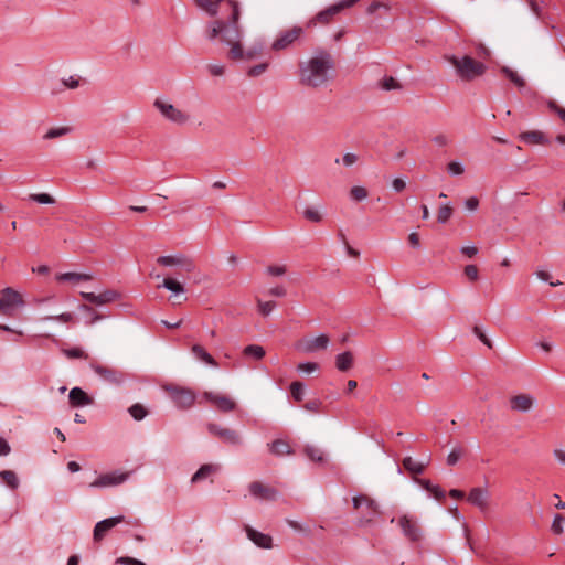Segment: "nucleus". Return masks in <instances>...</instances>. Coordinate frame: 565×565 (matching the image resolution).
I'll return each mask as SVG.
<instances>
[{"label":"nucleus","mask_w":565,"mask_h":565,"mask_svg":"<svg viewBox=\"0 0 565 565\" xmlns=\"http://www.w3.org/2000/svg\"><path fill=\"white\" fill-rule=\"evenodd\" d=\"M227 6L231 10L230 17L226 20L216 19L210 22L206 30V38L210 41H215L220 38L221 42L231 45L228 53L232 60L245 58V53L241 44L243 35L242 28L238 24L241 18V10L238 2L234 0L227 1Z\"/></svg>","instance_id":"1"},{"label":"nucleus","mask_w":565,"mask_h":565,"mask_svg":"<svg viewBox=\"0 0 565 565\" xmlns=\"http://www.w3.org/2000/svg\"><path fill=\"white\" fill-rule=\"evenodd\" d=\"M334 65V58L329 51L316 49L308 61L299 63L300 83L311 88L324 86L330 81L329 73Z\"/></svg>","instance_id":"2"},{"label":"nucleus","mask_w":565,"mask_h":565,"mask_svg":"<svg viewBox=\"0 0 565 565\" xmlns=\"http://www.w3.org/2000/svg\"><path fill=\"white\" fill-rule=\"evenodd\" d=\"M446 60L455 67L457 76L466 82H471L482 76L487 71L484 63L476 61L469 55L461 57L449 55L446 56Z\"/></svg>","instance_id":"3"},{"label":"nucleus","mask_w":565,"mask_h":565,"mask_svg":"<svg viewBox=\"0 0 565 565\" xmlns=\"http://www.w3.org/2000/svg\"><path fill=\"white\" fill-rule=\"evenodd\" d=\"M352 505L355 510L361 511V516L358 519V526L364 527L374 522L381 514L379 504L366 494H358L352 498Z\"/></svg>","instance_id":"4"},{"label":"nucleus","mask_w":565,"mask_h":565,"mask_svg":"<svg viewBox=\"0 0 565 565\" xmlns=\"http://www.w3.org/2000/svg\"><path fill=\"white\" fill-rule=\"evenodd\" d=\"M355 2H356V0H341V1L337 2V3L326 8L324 10H321L315 17H312L307 22V26L313 28L317 24H323V25L329 24L337 14H339L340 12H342L343 10H345L348 8L353 7Z\"/></svg>","instance_id":"5"},{"label":"nucleus","mask_w":565,"mask_h":565,"mask_svg":"<svg viewBox=\"0 0 565 565\" xmlns=\"http://www.w3.org/2000/svg\"><path fill=\"white\" fill-rule=\"evenodd\" d=\"M126 522V519L124 515H117L113 518L104 519L99 522H97L93 530V540L95 543H99L106 534L116 525ZM128 524L132 526H139L140 521L138 519H135L134 521H127Z\"/></svg>","instance_id":"6"},{"label":"nucleus","mask_w":565,"mask_h":565,"mask_svg":"<svg viewBox=\"0 0 565 565\" xmlns=\"http://www.w3.org/2000/svg\"><path fill=\"white\" fill-rule=\"evenodd\" d=\"M166 391L178 408H190L195 401V394L190 388L170 385L166 387Z\"/></svg>","instance_id":"7"},{"label":"nucleus","mask_w":565,"mask_h":565,"mask_svg":"<svg viewBox=\"0 0 565 565\" xmlns=\"http://www.w3.org/2000/svg\"><path fill=\"white\" fill-rule=\"evenodd\" d=\"M305 34V29L301 26H292L289 30L280 31L276 40L271 44L273 51H282L291 46L297 40Z\"/></svg>","instance_id":"8"},{"label":"nucleus","mask_w":565,"mask_h":565,"mask_svg":"<svg viewBox=\"0 0 565 565\" xmlns=\"http://www.w3.org/2000/svg\"><path fill=\"white\" fill-rule=\"evenodd\" d=\"M398 525L408 541L417 543L423 540L424 531L415 518L404 514L398 519Z\"/></svg>","instance_id":"9"},{"label":"nucleus","mask_w":565,"mask_h":565,"mask_svg":"<svg viewBox=\"0 0 565 565\" xmlns=\"http://www.w3.org/2000/svg\"><path fill=\"white\" fill-rule=\"evenodd\" d=\"M153 106L161 113V115L169 121L177 125H184L188 122L190 116L182 110L174 107L172 104L166 103L157 98Z\"/></svg>","instance_id":"10"},{"label":"nucleus","mask_w":565,"mask_h":565,"mask_svg":"<svg viewBox=\"0 0 565 565\" xmlns=\"http://www.w3.org/2000/svg\"><path fill=\"white\" fill-rule=\"evenodd\" d=\"M89 366L103 381L111 385L118 386L126 381V373L120 370L100 365L95 362H92Z\"/></svg>","instance_id":"11"},{"label":"nucleus","mask_w":565,"mask_h":565,"mask_svg":"<svg viewBox=\"0 0 565 565\" xmlns=\"http://www.w3.org/2000/svg\"><path fill=\"white\" fill-rule=\"evenodd\" d=\"M130 477V472H122L119 470H115L107 473H102L98 476L90 484L92 488H106V487H115L124 483Z\"/></svg>","instance_id":"12"},{"label":"nucleus","mask_w":565,"mask_h":565,"mask_svg":"<svg viewBox=\"0 0 565 565\" xmlns=\"http://www.w3.org/2000/svg\"><path fill=\"white\" fill-rule=\"evenodd\" d=\"M24 306V300L20 292L15 291L11 287L2 289L0 297V312L8 313L15 307Z\"/></svg>","instance_id":"13"},{"label":"nucleus","mask_w":565,"mask_h":565,"mask_svg":"<svg viewBox=\"0 0 565 565\" xmlns=\"http://www.w3.org/2000/svg\"><path fill=\"white\" fill-rule=\"evenodd\" d=\"M207 430L210 434L218 437L222 441L228 445L238 446L242 443L239 434L234 429L224 428L217 424L210 423L207 424Z\"/></svg>","instance_id":"14"},{"label":"nucleus","mask_w":565,"mask_h":565,"mask_svg":"<svg viewBox=\"0 0 565 565\" xmlns=\"http://www.w3.org/2000/svg\"><path fill=\"white\" fill-rule=\"evenodd\" d=\"M157 263L161 266H181L186 273L195 269L193 260L182 254L160 256Z\"/></svg>","instance_id":"15"},{"label":"nucleus","mask_w":565,"mask_h":565,"mask_svg":"<svg viewBox=\"0 0 565 565\" xmlns=\"http://www.w3.org/2000/svg\"><path fill=\"white\" fill-rule=\"evenodd\" d=\"M81 296L83 299H85L87 302L93 303L95 306H103L106 303H110L116 301L120 298V294L116 290H105L98 295L94 292H81Z\"/></svg>","instance_id":"16"},{"label":"nucleus","mask_w":565,"mask_h":565,"mask_svg":"<svg viewBox=\"0 0 565 565\" xmlns=\"http://www.w3.org/2000/svg\"><path fill=\"white\" fill-rule=\"evenodd\" d=\"M248 489L252 495L268 501H276L279 495V492L276 489L266 487L259 481L250 482Z\"/></svg>","instance_id":"17"},{"label":"nucleus","mask_w":565,"mask_h":565,"mask_svg":"<svg viewBox=\"0 0 565 565\" xmlns=\"http://www.w3.org/2000/svg\"><path fill=\"white\" fill-rule=\"evenodd\" d=\"M500 72L507 78H509L515 86H518L522 94H524L527 97L536 96V92L533 88L527 87L525 81L515 71L508 66H502Z\"/></svg>","instance_id":"18"},{"label":"nucleus","mask_w":565,"mask_h":565,"mask_svg":"<svg viewBox=\"0 0 565 565\" xmlns=\"http://www.w3.org/2000/svg\"><path fill=\"white\" fill-rule=\"evenodd\" d=\"M244 531L247 535V537L258 547L260 548H271L273 546V539L270 535L258 532L257 530L253 529L249 525L244 526Z\"/></svg>","instance_id":"19"},{"label":"nucleus","mask_w":565,"mask_h":565,"mask_svg":"<svg viewBox=\"0 0 565 565\" xmlns=\"http://www.w3.org/2000/svg\"><path fill=\"white\" fill-rule=\"evenodd\" d=\"M204 396L209 402L216 405V407L221 412L228 413V412L234 411L236 407L235 402L225 395H218V394H214L212 392H206L204 394Z\"/></svg>","instance_id":"20"},{"label":"nucleus","mask_w":565,"mask_h":565,"mask_svg":"<svg viewBox=\"0 0 565 565\" xmlns=\"http://www.w3.org/2000/svg\"><path fill=\"white\" fill-rule=\"evenodd\" d=\"M513 411L527 413L534 405V398L529 394H519L510 398Z\"/></svg>","instance_id":"21"},{"label":"nucleus","mask_w":565,"mask_h":565,"mask_svg":"<svg viewBox=\"0 0 565 565\" xmlns=\"http://www.w3.org/2000/svg\"><path fill=\"white\" fill-rule=\"evenodd\" d=\"M68 401L73 407H83L93 404V398L78 386L70 391Z\"/></svg>","instance_id":"22"},{"label":"nucleus","mask_w":565,"mask_h":565,"mask_svg":"<svg viewBox=\"0 0 565 565\" xmlns=\"http://www.w3.org/2000/svg\"><path fill=\"white\" fill-rule=\"evenodd\" d=\"M518 139L526 145H548L550 139L540 130H530L519 134Z\"/></svg>","instance_id":"23"},{"label":"nucleus","mask_w":565,"mask_h":565,"mask_svg":"<svg viewBox=\"0 0 565 565\" xmlns=\"http://www.w3.org/2000/svg\"><path fill=\"white\" fill-rule=\"evenodd\" d=\"M488 499H489L488 491L486 489H482L479 487L472 488L468 495V501L471 504L478 507L482 511H484L487 509Z\"/></svg>","instance_id":"24"},{"label":"nucleus","mask_w":565,"mask_h":565,"mask_svg":"<svg viewBox=\"0 0 565 565\" xmlns=\"http://www.w3.org/2000/svg\"><path fill=\"white\" fill-rule=\"evenodd\" d=\"M329 344V338L326 334H320L316 338L308 339L302 344V350L306 353H313L318 350L327 349Z\"/></svg>","instance_id":"25"},{"label":"nucleus","mask_w":565,"mask_h":565,"mask_svg":"<svg viewBox=\"0 0 565 565\" xmlns=\"http://www.w3.org/2000/svg\"><path fill=\"white\" fill-rule=\"evenodd\" d=\"M417 483L425 489L431 497L438 501H443L446 498V492L437 484H433L428 479H417Z\"/></svg>","instance_id":"26"},{"label":"nucleus","mask_w":565,"mask_h":565,"mask_svg":"<svg viewBox=\"0 0 565 565\" xmlns=\"http://www.w3.org/2000/svg\"><path fill=\"white\" fill-rule=\"evenodd\" d=\"M191 352L198 360L203 361L205 364L213 367L218 366L215 359L201 344H193Z\"/></svg>","instance_id":"27"},{"label":"nucleus","mask_w":565,"mask_h":565,"mask_svg":"<svg viewBox=\"0 0 565 565\" xmlns=\"http://www.w3.org/2000/svg\"><path fill=\"white\" fill-rule=\"evenodd\" d=\"M57 281H68V282H79V281H89L93 279L90 274H82V273H62L55 276Z\"/></svg>","instance_id":"28"},{"label":"nucleus","mask_w":565,"mask_h":565,"mask_svg":"<svg viewBox=\"0 0 565 565\" xmlns=\"http://www.w3.org/2000/svg\"><path fill=\"white\" fill-rule=\"evenodd\" d=\"M196 6L204 10L210 17H215L218 13L220 4L228 0H194Z\"/></svg>","instance_id":"29"},{"label":"nucleus","mask_w":565,"mask_h":565,"mask_svg":"<svg viewBox=\"0 0 565 565\" xmlns=\"http://www.w3.org/2000/svg\"><path fill=\"white\" fill-rule=\"evenodd\" d=\"M217 471H218V466H216V465H212V463L202 465L196 470V472L192 476L191 482L192 483L200 482Z\"/></svg>","instance_id":"30"},{"label":"nucleus","mask_w":565,"mask_h":565,"mask_svg":"<svg viewBox=\"0 0 565 565\" xmlns=\"http://www.w3.org/2000/svg\"><path fill=\"white\" fill-rule=\"evenodd\" d=\"M353 365V354L344 351L335 356V366L341 372L349 371Z\"/></svg>","instance_id":"31"},{"label":"nucleus","mask_w":565,"mask_h":565,"mask_svg":"<svg viewBox=\"0 0 565 565\" xmlns=\"http://www.w3.org/2000/svg\"><path fill=\"white\" fill-rule=\"evenodd\" d=\"M270 452L275 456L291 455L294 454L289 444L284 439H276L270 445Z\"/></svg>","instance_id":"32"},{"label":"nucleus","mask_w":565,"mask_h":565,"mask_svg":"<svg viewBox=\"0 0 565 565\" xmlns=\"http://www.w3.org/2000/svg\"><path fill=\"white\" fill-rule=\"evenodd\" d=\"M403 467L409 473L418 476L425 470V463L415 461L412 457H405L403 459Z\"/></svg>","instance_id":"33"},{"label":"nucleus","mask_w":565,"mask_h":565,"mask_svg":"<svg viewBox=\"0 0 565 565\" xmlns=\"http://www.w3.org/2000/svg\"><path fill=\"white\" fill-rule=\"evenodd\" d=\"M303 452L306 456L313 462L323 463L324 462V455L321 451L320 448L312 446V445H306L303 448Z\"/></svg>","instance_id":"34"},{"label":"nucleus","mask_w":565,"mask_h":565,"mask_svg":"<svg viewBox=\"0 0 565 565\" xmlns=\"http://www.w3.org/2000/svg\"><path fill=\"white\" fill-rule=\"evenodd\" d=\"M0 478L3 480V482L12 490H15L19 488L20 481L17 476V473L12 470H1L0 471Z\"/></svg>","instance_id":"35"},{"label":"nucleus","mask_w":565,"mask_h":565,"mask_svg":"<svg viewBox=\"0 0 565 565\" xmlns=\"http://www.w3.org/2000/svg\"><path fill=\"white\" fill-rule=\"evenodd\" d=\"M78 309L87 316L86 324L92 326L104 318L103 315L96 312L90 306L86 303L79 305Z\"/></svg>","instance_id":"36"},{"label":"nucleus","mask_w":565,"mask_h":565,"mask_svg":"<svg viewBox=\"0 0 565 565\" xmlns=\"http://www.w3.org/2000/svg\"><path fill=\"white\" fill-rule=\"evenodd\" d=\"M161 287L168 289L169 291H171L174 295L184 292L183 285L180 281H178L177 279L170 278V277L163 279Z\"/></svg>","instance_id":"37"},{"label":"nucleus","mask_w":565,"mask_h":565,"mask_svg":"<svg viewBox=\"0 0 565 565\" xmlns=\"http://www.w3.org/2000/svg\"><path fill=\"white\" fill-rule=\"evenodd\" d=\"M243 353L245 356H250L255 360H262L265 356L266 352L262 345L249 344L245 347Z\"/></svg>","instance_id":"38"},{"label":"nucleus","mask_w":565,"mask_h":565,"mask_svg":"<svg viewBox=\"0 0 565 565\" xmlns=\"http://www.w3.org/2000/svg\"><path fill=\"white\" fill-rule=\"evenodd\" d=\"M128 413L135 420H142L148 415L147 408L139 403L131 405L128 408Z\"/></svg>","instance_id":"39"},{"label":"nucleus","mask_w":565,"mask_h":565,"mask_svg":"<svg viewBox=\"0 0 565 565\" xmlns=\"http://www.w3.org/2000/svg\"><path fill=\"white\" fill-rule=\"evenodd\" d=\"M290 393L296 402H301L305 397V384L299 381H295L290 384Z\"/></svg>","instance_id":"40"},{"label":"nucleus","mask_w":565,"mask_h":565,"mask_svg":"<svg viewBox=\"0 0 565 565\" xmlns=\"http://www.w3.org/2000/svg\"><path fill=\"white\" fill-rule=\"evenodd\" d=\"M28 200L34 201L39 204H54L56 202L49 193H32L29 194Z\"/></svg>","instance_id":"41"},{"label":"nucleus","mask_w":565,"mask_h":565,"mask_svg":"<svg viewBox=\"0 0 565 565\" xmlns=\"http://www.w3.org/2000/svg\"><path fill=\"white\" fill-rule=\"evenodd\" d=\"M565 516L561 513L554 515L551 530L555 535H559L564 532Z\"/></svg>","instance_id":"42"},{"label":"nucleus","mask_w":565,"mask_h":565,"mask_svg":"<svg viewBox=\"0 0 565 565\" xmlns=\"http://www.w3.org/2000/svg\"><path fill=\"white\" fill-rule=\"evenodd\" d=\"M380 86L384 90H394V89H401L402 85L398 81H396L393 76H385L381 83Z\"/></svg>","instance_id":"43"},{"label":"nucleus","mask_w":565,"mask_h":565,"mask_svg":"<svg viewBox=\"0 0 565 565\" xmlns=\"http://www.w3.org/2000/svg\"><path fill=\"white\" fill-rule=\"evenodd\" d=\"M71 131L70 127L51 128L44 136V139H55L67 135Z\"/></svg>","instance_id":"44"},{"label":"nucleus","mask_w":565,"mask_h":565,"mask_svg":"<svg viewBox=\"0 0 565 565\" xmlns=\"http://www.w3.org/2000/svg\"><path fill=\"white\" fill-rule=\"evenodd\" d=\"M452 212L454 210L449 204L440 206L437 214V221L441 224L447 223L452 215Z\"/></svg>","instance_id":"45"},{"label":"nucleus","mask_w":565,"mask_h":565,"mask_svg":"<svg viewBox=\"0 0 565 565\" xmlns=\"http://www.w3.org/2000/svg\"><path fill=\"white\" fill-rule=\"evenodd\" d=\"M63 352L68 359H88V354L78 347L66 349Z\"/></svg>","instance_id":"46"},{"label":"nucleus","mask_w":565,"mask_h":565,"mask_svg":"<svg viewBox=\"0 0 565 565\" xmlns=\"http://www.w3.org/2000/svg\"><path fill=\"white\" fill-rule=\"evenodd\" d=\"M447 172L450 175H461L465 172V167L459 161H450L447 164Z\"/></svg>","instance_id":"47"},{"label":"nucleus","mask_w":565,"mask_h":565,"mask_svg":"<svg viewBox=\"0 0 565 565\" xmlns=\"http://www.w3.org/2000/svg\"><path fill=\"white\" fill-rule=\"evenodd\" d=\"M302 214L310 222L320 223L322 221V215L313 207H307Z\"/></svg>","instance_id":"48"},{"label":"nucleus","mask_w":565,"mask_h":565,"mask_svg":"<svg viewBox=\"0 0 565 565\" xmlns=\"http://www.w3.org/2000/svg\"><path fill=\"white\" fill-rule=\"evenodd\" d=\"M275 307H276V302L275 301H262V300H258V311L264 317L269 316Z\"/></svg>","instance_id":"49"},{"label":"nucleus","mask_w":565,"mask_h":565,"mask_svg":"<svg viewBox=\"0 0 565 565\" xmlns=\"http://www.w3.org/2000/svg\"><path fill=\"white\" fill-rule=\"evenodd\" d=\"M268 65H269V64H268V63H266V62H265V63H259V64H257V65H254V66H252V67L248 70L247 75H248L249 77H257V76H259V75H262L263 73H265V72H266V70L268 68Z\"/></svg>","instance_id":"50"},{"label":"nucleus","mask_w":565,"mask_h":565,"mask_svg":"<svg viewBox=\"0 0 565 565\" xmlns=\"http://www.w3.org/2000/svg\"><path fill=\"white\" fill-rule=\"evenodd\" d=\"M319 370V364L316 362H303L297 365V371L310 374Z\"/></svg>","instance_id":"51"},{"label":"nucleus","mask_w":565,"mask_h":565,"mask_svg":"<svg viewBox=\"0 0 565 565\" xmlns=\"http://www.w3.org/2000/svg\"><path fill=\"white\" fill-rule=\"evenodd\" d=\"M350 195L355 201H362L367 196V191L363 186H353L350 190Z\"/></svg>","instance_id":"52"},{"label":"nucleus","mask_w":565,"mask_h":565,"mask_svg":"<svg viewBox=\"0 0 565 565\" xmlns=\"http://www.w3.org/2000/svg\"><path fill=\"white\" fill-rule=\"evenodd\" d=\"M322 402L320 399H310L303 404V408L311 413L321 412Z\"/></svg>","instance_id":"53"},{"label":"nucleus","mask_w":565,"mask_h":565,"mask_svg":"<svg viewBox=\"0 0 565 565\" xmlns=\"http://www.w3.org/2000/svg\"><path fill=\"white\" fill-rule=\"evenodd\" d=\"M547 107L551 111L555 113L562 119V121L565 124V108L557 105L556 102H554V100H548Z\"/></svg>","instance_id":"54"},{"label":"nucleus","mask_w":565,"mask_h":565,"mask_svg":"<svg viewBox=\"0 0 565 565\" xmlns=\"http://www.w3.org/2000/svg\"><path fill=\"white\" fill-rule=\"evenodd\" d=\"M527 3H529V7L531 9V11L539 18L541 19L542 18V13H543V1H539V0H527Z\"/></svg>","instance_id":"55"},{"label":"nucleus","mask_w":565,"mask_h":565,"mask_svg":"<svg viewBox=\"0 0 565 565\" xmlns=\"http://www.w3.org/2000/svg\"><path fill=\"white\" fill-rule=\"evenodd\" d=\"M431 141L437 147H447L450 145L451 139L446 134H438L431 138Z\"/></svg>","instance_id":"56"},{"label":"nucleus","mask_w":565,"mask_h":565,"mask_svg":"<svg viewBox=\"0 0 565 565\" xmlns=\"http://www.w3.org/2000/svg\"><path fill=\"white\" fill-rule=\"evenodd\" d=\"M475 335L481 341L483 342L488 348H492V342L490 341V339L486 335V333L483 332V330L479 327V326H475L473 329H472Z\"/></svg>","instance_id":"57"},{"label":"nucleus","mask_w":565,"mask_h":565,"mask_svg":"<svg viewBox=\"0 0 565 565\" xmlns=\"http://www.w3.org/2000/svg\"><path fill=\"white\" fill-rule=\"evenodd\" d=\"M535 275H536V277H537L539 279H541L542 281L550 282V285H551L552 287H557V286H561V285H562V282H561L559 280H557V281H551V275H550V273H548V271H545V270H541V269H540V270H536Z\"/></svg>","instance_id":"58"},{"label":"nucleus","mask_w":565,"mask_h":565,"mask_svg":"<svg viewBox=\"0 0 565 565\" xmlns=\"http://www.w3.org/2000/svg\"><path fill=\"white\" fill-rule=\"evenodd\" d=\"M465 275L472 281L477 280L479 277L478 267L476 265H467L465 267Z\"/></svg>","instance_id":"59"},{"label":"nucleus","mask_w":565,"mask_h":565,"mask_svg":"<svg viewBox=\"0 0 565 565\" xmlns=\"http://www.w3.org/2000/svg\"><path fill=\"white\" fill-rule=\"evenodd\" d=\"M116 563L124 564V565H147L142 561H139V559L130 557V556L119 557V558H117Z\"/></svg>","instance_id":"60"},{"label":"nucleus","mask_w":565,"mask_h":565,"mask_svg":"<svg viewBox=\"0 0 565 565\" xmlns=\"http://www.w3.org/2000/svg\"><path fill=\"white\" fill-rule=\"evenodd\" d=\"M286 266L270 265L266 268V271L270 276H282L286 273Z\"/></svg>","instance_id":"61"},{"label":"nucleus","mask_w":565,"mask_h":565,"mask_svg":"<svg viewBox=\"0 0 565 565\" xmlns=\"http://www.w3.org/2000/svg\"><path fill=\"white\" fill-rule=\"evenodd\" d=\"M461 450L460 449H452L449 455L447 456V465L455 466L458 460L460 459Z\"/></svg>","instance_id":"62"},{"label":"nucleus","mask_w":565,"mask_h":565,"mask_svg":"<svg viewBox=\"0 0 565 565\" xmlns=\"http://www.w3.org/2000/svg\"><path fill=\"white\" fill-rule=\"evenodd\" d=\"M359 160V157L354 153H351V152H348L345 153L343 157H342V163L345 166V167H350L354 163H356Z\"/></svg>","instance_id":"63"},{"label":"nucleus","mask_w":565,"mask_h":565,"mask_svg":"<svg viewBox=\"0 0 565 565\" xmlns=\"http://www.w3.org/2000/svg\"><path fill=\"white\" fill-rule=\"evenodd\" d=\"M207 68L213 76H222L225 70L224 66L220 64H210Z\"/></svg>","instance_id":"64"}]
</instances>
